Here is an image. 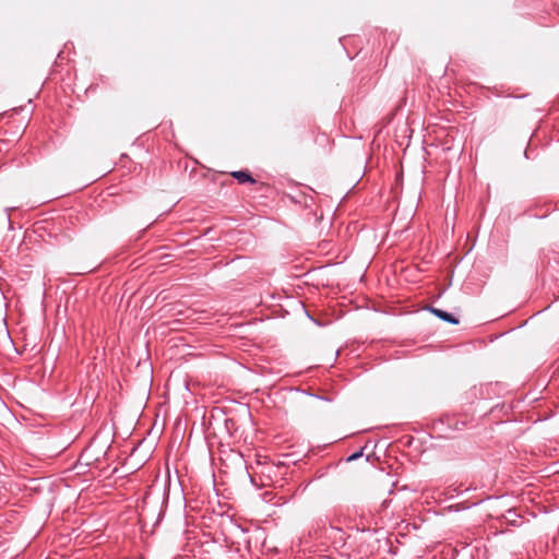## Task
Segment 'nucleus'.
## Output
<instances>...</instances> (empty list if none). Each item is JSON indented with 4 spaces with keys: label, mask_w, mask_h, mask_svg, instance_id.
Here are the masks:
<instances>
[{
    "label": "nucleus",
    "mask_w": 559,
    "mask_h": 559,
    "mask_svg": "<svg viewBox=\"0 0 559 559\" xmlns=\"http://www.w3.org/2000/svg\"><path fill=\"white\" fill-rule=\"evenodd\" d=\"M431 312L435 313L438 318L442 319L445 322H449V323H452V324H457L459 323V320L455 319L453 314H451V313H449L447 311H443V310L437 309V308H432Z\"/></svg>",
    "instance_id": "nucleus-1"
},
{
    "label": "nucleus",
    "mask_w": 559,
    "mask_h": 559,
    "mask_svg": "<svg viewBox=\"0 0 559 559\" xmlns=\"http://www.w3.org/2000/svg\"><path fill=\"white\" fill-rule=\"evenodd\" d=\"M359 456H360V453H355V454H353V455L349 457V460H355V459H357V457H359Z\"/></svg>",
    "instance_id": "nucleus-5"
},
{
    "label": "nucleus",
    "mask_w": 559,
    "mask_h": 559,
    "mask_svg": "<svg viewBox=\"0 0 559 559\" xmlns=\"http://www.w3.org/2000/svg\"><path fill=\"white\" fill-rule=\"evenodd\" d=\"M231 176L236 178L239 183H245V170L234 171L231 173Z\"/></svg>",
    "instance_id": "nucleus-3"
},
{
    "label": "nucleus",
    "mask_w": 559,
    "mask_h": 559,
    "mask_svg": "<svg viewBox=\"0 0 559 559\" xmlns=\"http://www.w3.org/2000/svg\"><path fill=\"white\" fill-rule=\"evenodd\" d=\"M254 183H255V180L249 174H247V186L254 185Z\"/></svg>",
    "instance_id": "nucleus-4"
},
{
    "label": "nucleus",
    "mask_w": 559,
    "mask_h": 559,
    "mask_svg": "<svg viewBox=\"0 0 559 559\" xmlns=\"http://www.w3.org/2000/svg\"><path fill=\"white\" fill-rule=\"evenodd\" d=\"M227 459H229L230 461H233L235 463H240L241 460L243 459V453L240 451V449L231 448L229 450V454H227Z\"/></svg>",
    "instance_id": "nucleus-2"
}]
</instances>
